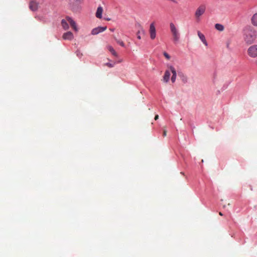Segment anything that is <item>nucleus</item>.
<instances>
[{
	"label": "nucleus",
	"mask_w": 257,
	"mask_h": 257,
	"mask_svg": "<svg viewBox=\"0 0 257 257\" xmlns=\"http://www.w3.org/2000/svg\"><path fill=\"white\" fill-rule=\"evenodd\" d=\"M63 38L64 40H71L73 38V35L71 32H67L63 34Z\"/></svg>",
	"instance_id": "nucleus-10"
},
{
	"label": "nucleus",
	"mask_w": 257,
	"mask_h": 257,
	"mask_svg": "<svg viewBox=\"0 0 257 257\" xmlns=\"http://www.w3.org/2000/svg\"><path fill=\"white\" fill-rule=\"evenodd\" d=\"M107 27H98L97 28H94L92 30L91 34L93 35H95L99 33L102 32L106 30Z\"/></svg>",
	"instance_id": "nucleus-7"
},
{
	"label": "nucleus",
	"mask_w": 257,
	"mask_h": 257,
	"mask_svg": "<svg viewBox=\"0 0 257 257\" xmlns=\"http://www.w3.org/2000/svg\"><path fill=\"white\" fill-rule=\"evenodd\" d=\"M104 19L106 21H110V18H104Z\"/></svg>",
	"instance_id": "nucleus-23"
},
{
	"label": "nucleus",
	"mask_w": 257,
	"mask_h": 257,
	"mask_svg": "<svg viewBox=\"0 0 257 257\" xmlns=\"http://www.w3.org/2000/svg\"><path fill=\"white\" fill-rule=\"evenodd\" d=\"M197 34H198V36L199 38H200L201 41L202 42V43L205 46H207L208 45V43H207V41L206 40L205 36L203 34H202L200 31H198Z\"/></svg>",
	"instance_id": "nucleus-12"
},
{
	"label": "nucleus",
	"mask_w": 257,
	"mask_h": 257,
	"mask_svg": "<svg viewBox=\"0 0 257 257\" xmlns=\"http://www.w3.org/2000/svg\"><path fill=\"white\" fill-rule=\"evenodd\" d=\"M206 7L205 5H200L196 10L195 16L198 21L200 20V17L205 13Z\"/></svg>",
	"instance_id": "nucleus-5"
},
{
	"label": "nucleus",
	"mask_w": 257,
	"mask_h": 257,
	"mask_svg": "<svg viewBox=\"0 0 257 257\" xmlns=\"http://www.w3.org/2000/svg\"><path fill=\"white\" fill-rule=\"evenodd\" d=\"M68 23L70 24L75 31H78L75 22L70 17L68 16L61 21V25L64 30H66L69 29Z\"/></svg>",
	"instance_id": "nucleus-3"
},
{
	"label": "nucleus",
	"mask_w": 257,
	"mask_h": 257,
	"mask_svg": "<svg viewBox=\"0 0 257 257\" xmlns=\"http://www.w3.org/2000/svg\"><path fill=\"white\" fill-rule=\"evenodd\" d=\"M137 38H138L139 39H141V36H140V35H138Z\"/></svg>",
	"instance_id": "nucleus-25"
},
{
	"label": "nucleus",
	"mask_w": 257,
	"mask_h": 257,
	"mask_svg": "<svg viewBox=\"0 0 257 257\" xmlns=\"http://www.w3.org/2000/svg\"><path fill=\"white\" fill-rule=\"evenodd\" d=\"M103 11V10L102 7L101 6L98 7L97 8V11H96V12L95 14L96 17L98 19L102 18V14Z\"/></svg>",
	"instance_id": "nucleus-11"
},
{
	"label": "nucleus",
	"mask_w": 257,
	"mask_h": 257,
	"mask_svg": "<svg viewBox=\"0 0 257 257\" xmlns=\"http://www.w3.org/2000/svg\"><path fill=\"white\" fill-rule=\"evenodd\" d=\"M170 31L172 34L173 40L175 43L178 42L180 38V34L178 30L173 23L170 24Z\"/></svg>",
	"instance_id": "nucleus-4"
},
{
	"label": "nucleus",
	"mask_w": 257,
	"mask_h": 257,
	"mask_svg": "<svg viewBox=\"0 0 257 257\" xmlns=\"http://www.w3.org/2000/svg\"><path fill=\"white\" fill-rule=\"evenodd\" d=\"M29 8L32 11H36L38 8V4L35 1H32L30 2Z\"/></svg>",
	"instance_id": "nucleus-9"
},
{
	"label": "nucleus",
	"mask_w": 257,
	"mask_h": 257,
	"mask_svg": "<svg viewBox=\"0 0 257 257\" xmlns=\"http://www.w3.org/2000/svg\"><path fill=\"white\" fill-rule=\"evenodd\" d=\"M109 30H110L111 32H114V29H111V28H110V29H109Z\"/></svg>",
	"instance_id": "nucleus-22"
},
{
	"label": "nucleus",
	"mask_w": 257,
	"mask_h": 257,
	"mask_svg": "<svg viewBox=\"0 0 257 257\" xmlns=\"http://www.w3.org/2000/svg\"><path fill=\"white\" fill-rule=\"evenodd\" d=\"M158 118H159V115H156L155 116V119L156 120H157V119H158Z\"/></svg>",
	"instance_id": "nucleus-21"
},
{
	"label": "nucleus",
	"mask_w": 257,
	"mask_h": 257,
	"mask_svg": "<svg viewBox=\"0 0 257 257\" xmlns=\"http://www.w3.org/2000/svg\"><path fill=\"white\" fill-rule=\"evenodd\" d=\"M163 135H164V136H166V132L165 131H164Z\"/></svg>",
	"instance_id": "nucleus-24"
},
{
	"label": "nucleus",
	"mask_w": 257,
	"mask_h": 257,
	"mask_svg": "<svg viewBox=\"0 0 257 257\" xmlns=\"http://www.w3.org/2000/svg\"><path fill=\"white\" fill-rule=\"evenodd\" d=\"M256 37V31L250 27H247L245 28L243 30V38L248 44L252 43Z\"/></svg>",
	"instance_id": "nucleus-1"
},
{
	"label": "nucleus",
	"mask_w": 257,
	"mask_h": 257,
	"mask_svg": "<svg viewBox=\"0 0 257 257\" xmlns=\"http://www.w3.org/2000/svg\"><path fill=\"white\" fill-rule=\"evenodd\" d=\"M149 32L151 38L154 39L156 38V28L154 23L150 25Z\"/></svg>",
	"instance_id": "nucleus-8"
},
{
	"label": "nucleus",
	"mask_w": 257,
	"mask_h": 257,
	"mask_svg": "<svg viewBox=\"0 0 257 257\" xmlns=\"http://www.w3.org/2000/svg\"><path fill=\"white\" fill-rule=\"evenodd\" d=\"M215 28L216 30L219 31H222L224 29V26L220 24H216L215 25Z\"/></svg>",
	"instance_id": "nucleus-17"
},
{
	"label": "nucleus",
	"mask_w": 257,
	"mask_h": 257,
	"mask_svg": "<svg viewBox=\"0 0 257 257\" xmlns=\"http://www.w3.org/2000/svg\"><path fill=\"white\" fill-rule=\"evenodd\" d=\"M113 38L116 41L117 44L120 45L122 47H124V43L123 42L119 39H117V37L116 36L113 35Z\"/></svg>",
	"instance_id": "nucleus-16"
},
{
	"label": "nucleus",
	"mask_w": 257,
	"mask_h": 257,
	"mask_svg": "<svg viewBox=\"0 0 257 257\" xmlns=\"http://www.w3.org/2000/svg\"><path fill=\"white\" fill-rule=\"evenodd\" d=\"M115 63H106L104 64V66H106L109 68L113 67L114 66Z\"/></svg>",
	"instance_id": "nucleus-18"
},
{
	"label": "nucleus",
	"mask_w": 257,
	"mask_h": 257,
	"mask_svg": "<svg viewBox=\"0 0 257 257\" xmlns=\"http://www.w3.org/2000/svg\"><path fill=\"white\" fill-rule=\"evenodd\" d=\"M77 55L78 57H80L82 55V54L80 53V52H77Z\"/></svg>",
	"instance_id": "nucleus-20"
},
{
	"label": "nucleus",
	"mask_w": 257,
	"mask_h": 257,
	"mask_svg": "<svg viewBox=\"0 0 257 257\" xmlns=\"http://www.w3.org/2000/svg\"><path fill=\"white\" fill-rule=\"evenodd\" d=\"M249 56L252 58L257 57V45H252L249 47L247 50Z\"/></svg>",
	"instance_id": "nucleus-6"
},
{
	"label": "nucleus",
	"mask_w": 257,
	"mask_h": 257,
	"mask_svg": "<svg viewBox=\"0 0 257 257\" xmlns=\"http://www.w3.org/2000/svg\"><path fill=\"white\" fill-rule=\"evenodd\" d=\"M169 68L165 71L164 75L163 76V80L165 82H168L170 78L171 73L172 74V76L171 78V80L173 83L175 82L177 77V72L175 68L172 65L168 66Z\"/></svg>",
	"instance_id": "nucleus-2"
},
{
	"label": "nucleus",
	"mask_w": 257,
	"mask_h": 257,
	"mask_svg": "<svg viewBox=\"0 0 257 257\" xmlns=\"http://www.w3.org/2000/svg\"><path fill=\"white\" fill-rule=\"evenodd\" d=\"M219 215L221 216L223 215L222 213L221 212H219Z\"/></svg>",
	"instance_id": "nucleus-26"
},
{
	"label": "nucleus",
	"mask_w": 257,
	"mask_h": 257,
	"mask_svg": "<svg viewBox=\"0 0 257 257\" xmlns=\"http://www.w3.org/2000/svg\"><path fill=\"white\" fill-rule=\"evenodd\" d=\"M251 21L252 24L254 26H257V13H255L251 17Z\"/></svg>",
	"instance_id": "nucleus-14"
},
{
	"label": "nucleus",
	"mask_w": 257,
	"mask_h": 257,
	"mask_svg": "<svg viewBox=\"0 0 257 257\" xmlns=\"http://www.w3.org/2000/svg\"><path fill=\"white\" fill-rule=\"evenodd\" d=\"M178 75L180 77V79H181L182 81L184 83H186L188 82V77L187 76L184 74L182 72H179Z\"/></svg>",
	"instance_id": "nucleus-13"
},
{
	"label": "nucleus",
	"mask_w": 257,
	"mask_h": 257,
	"mask_svg": "<svg viewBox=\"0 0 257 257\" xmlns=\"http://www.w3.org/2000/svg\"><path fill=\"white\" fill-rule=\"evenodd\" d=\"M163 55L165 57V58L168 60H169L171 58V57L170 56V55L167 53V52H163Z\"/></svg>",
	"instance_id": "nucleus-19"
},
{
	"label": "nucleus",
	"mask_w": 257,
	"mask_h": 257,
	"mask_svg": "<svg viewBox=\"0 0 257 257\" xmlns=\"http://www.w3.org/2000/svg\"><path fill=\"white\" fill-rule=\"evenodd\" d=\"M108 50L111 52L112 55H113L115 57L117 56V53L115 52L114 49L113 48V47L111 46H108L107 47Z\"/></svg>",
	"instance_id": "nucleus-15"
},
{
	"label": "nucleus",
	"mask_w": 257,
	"mask_h": 257,
	"mask_svg": "<svg viewBox=\"0 0 257 257\" xmlns=\"http://www.w3.org/2000/svg\"><path fill=\"white\" fill-rule=\"evenodd\" d=\"M121 62H122V60H119V61H118L119 63H120Z\"/></svg>",
	"instance_id": "nucleus-27"
}]
</instances>
